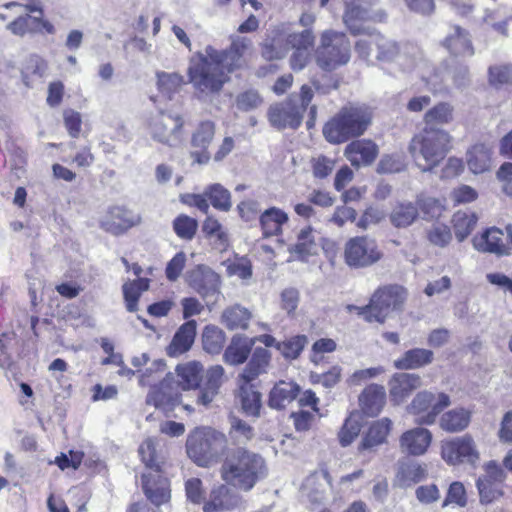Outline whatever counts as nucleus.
<instances>
[{"mask_svg":"<svg viewBox=\"0 0 512 512\" xmlns=\"http://www.w3.org/2000/svg\"><path fill=\"white\" fill-rule=\"evenodd\" d=\"M248 37L235 36L226 49L218 50L212 45L205 53L196 52L189 61L187 75L194 89L202 94L219 93L230 81V75L248 66L246 55L251 50Z\"/></svg>","mask_w":512,"mask_h":512,"instance_id":"f257e3e1","label":"nucleus"},{"mask_svg":"<svg viewBox=\"0 0 512 512\" xmlns=\"http://www.w3.org/2000/svg\"><path fill=\"white\" fill-rule=\"evenodd\" d=\"M219 473L229 486L249 492L267 476L265 459L246 447L234 446L223 449Z\"/></svg>","mask_w":512,"mask_h":512,"instance_id":"f03ea898","label":"nucleus"},{"mask_svg":"<svg viewBox=\"0 0 512 512\" xmlns=\"http://www.w3.org/2000/svg\"><path fill=\"white\" fill-rule=\"evenodd\" d=\"M372 123V112L365 105L342 106L323 126V135L331 144H342L363 135Z\"/></svg>","mask_w":512,"mask_h":512,"instance_id":"7ed1b4c3","label":"nucleus"},{"mask_svg":"<svg viewBox=\"0 0 512 512\" xmlns=\"http://www.w3.org/2000/svg\"><path fill=\"white\" fill-rule=\"evenodd\" d=\"M175 372L178 384L183 390L198 389L196 403L205 407L210 405L219 394L225 378L224 368L221 365H214L207 369L201 384L204 368L197 361L178 364Z\"/></svg>","mask_w":512,"mask_h":512,"instance_id":"20e7f679","label":"nucleus"},{"mask_svg":"<svg viewBox=\"0 0 512 512\" xmlns=\"http://www.w3.org/2000/svg\"><path fill=\"white\" fill-rule=\"evenodd\" d=\"M452 149V136L436 127H424L411 138L408 151L422 171H432Z\"/></svg>","mask_w":512,"mask_h":512,"instance_id":"39448f33","label":"nucleus"},{"mask_svg":"<svg viewBox=\"0 0 512 512\" xmlns=\"http://www.w3.org/2000/svg\"><path fill=\"white\" fill-rule=\"evenodd\" d=\"M226 435L211 427H196L186 440L188 457L199 467L209 468L221 460L227 448Z\"/></svg>","mask_w":512,"mask_h":512,"instance_id":"423d86ee","label":"nucleus"},{"mask_svg":"<svg viewBox=\"0 0 512 512\" xmlns=\"http://www.w3.org/2000/svg\"><path fill=\"white\" fill-rule=\"evenodd\" d=\"M314 97L311 86L303 84L298 94H290L286 99L273 103L267 111L270 125L277 130H296L303 121L304 114Z\"/></svg>","mask_w":512,"mask_h":512,"instance_id":"0eeeda50","label":"nucleus"},{"mask_svg":"<svg viewBox=\"0 0 512 512\" xmlns=\"http://www.w3.org/2000/svg\"><path fill=\"white\" fill-rule=\"evenodd\" d=\"M406 290L399 285H385L377 288L365 306H349L366 322L383 324L391 309L399 308L405 301Z\"/></svg>","mask_w":512,"mask_h":512,"instance_id":"6e6552de","label":"nucleus"},{"mask_svg":"<svg viewBox=\"0 0 512 512\" xmlns=\"http://www.w3.org/2000/svg\"><path fill=\"white\" fill-rule=\"evenodd\" d=\"M351 57V44L343 32L324 30L316 50V63L326 72H332L346 65Z\"/></svg>","mask_w":512,"mask_h":512,"instance_id":"1a4fd4ad","label":"nucleus"},{"mask_svg":"<svg viewBox=\"0 0 512 512\" xmlns=\"http://www.w3.org/2000/svg\"><path fill=\"white\" fill-rule=\"evenodd\" d=\"M384 257L377 241L367 235L349 238L343 248V261L351 269H366Z\"/></svg>","mask_w":512,"mask_h":512,"instance_id":"9d476101","label":"nucleus"},{"mask_svg":"<svg viewBox=\"0 0 512 512\" xmlns=\"http://www.w3.org/2000/svg\"><path fill=\"white\" fill-rule=\"evenodd\" d=\"M354 45L357 55L365 60H375L380 63H389L394 61L400 53L397 42L387 38L378 31H369L362 34Z\"/></svg>","mask_w":512,"mask_h":512,"instance_id":"9b49d317","label":"nucleus"},{"mask_svg":"<svg viewBox=\"0 0 512 512\" xmlns=\"http://www.w3.org/2000/svg\"><path fill=\"white\" fill-rule=\"evenodd\" d=\"M450 397L444 392L419 391L410 404L407 412L415 417L419 425H432L439 414L450 405Z\"/></svg>","mask_w":512,"mask_h":512,"instance_id":"f8f14e48","label":"nucleus"},{"mask_svg":"<svg viewBox=\"0 0 512 512\" xmlns=\"http://www.w3.org/2000/svg\"><path fill=\"white\" fill-rule=\"evenodd\" d=\"M474 248L483 253L496 256H509L512 254V223L500 229L496 226L486 228L473 238Z\"/></svg>","mask_w":512,"mask_h":512,"instance_id":"ddd939ff","label":"nucleus"},{"mask_svg":"<svg viewBox=\"0 0 512 512\" xmlns=\"http://www.w3.org/2000/svg\"><path fill=\"white\" fill-rule=\"evenodd\" d=\"M506 473L495 462L485 466V473L476 481V487L481 504L488 505L500 500L504 496V482Z\"/></svg>","mask_w":512,"mask_h":512,"instance_id":"4468645a","label":"nucleus"},{"mask_svg":"<svg viewBox=\"0 0 512 512\" xmlns=\"http://www.w3.org/2000/svg\"><path fill=\"white\" fill-rule=\"evenodd\" d=\"M184 124L182 115L161 112L151 122L152 137L162 144L174 147L182 141Z\"/></svg>","mask_w":512,"mask_h":512,"instance_id":"2eb2a0df","label":"nucleus"},{"mask_svg":"<svg viewBox=\"0 0 512 512\" xmlns=\"http://www.w3.org/2000/svg\"><path fill=\"white\" fill-rule=\"evenodd\" d=\"M441 457L448 465H458L464 462L475 463L479 453L473 438L464 435L442 441Z\"/></svg>","mask_w":512,"mask_h":512,"instance_id":"dca6fc26","label":"nucleus"},{"mask_svg":"<svg viewBox=\"0 0 512 512\" xmlns=\"http://www.w3.org/2000/svg\"><path fill=\"white\" fill-rule=\"evenodd\" d=\"M216 125L211 120L200 121L191 135L190 156L199 165L207 164L211 159L209 147L213 142Z\"/></svg>","mask_w":512,"mask_h":512,"instance_id":"f3484780","label":"nucleus"},{"mask_svg":"<svg viewBox=\"0 0 512 512\" xmlns=\"http://www.w3.org/2000/svg\"><path fill=\"white\" fill-rule=\"evenodd\" d=\"M141 486L145 497L155 506L167 504L171 500V483L166 473L145 472L141 476Z\"/></svg>","mask_w":512,"mask_h":512,"instance_id":"a211bd4d","label":"nucleus"},{"mask_svg":"<svg viewBox=\"0 0 512 512\" xmlns=\"http://www.w3.org/2000/svg\"><path fill=\"white\" fill-rule=\"evenodd\" d=\"M422 386V378L419 374L398 372L388 381L389 397L393 405L405 403L411 395Z\"/></svg>","mask_w":512,"mask_h":512,"instance_id":"6ab92c4d","label":"nucleus"},{"mask_svg":"<svg viewBox=\"0 0 512 512\" xmlns=\"http://www.w3.org/2000/svg\"><path fill=\"white\" fill-rule=\"evenodd\" d=\"M433 435L423 427H414L404 431L399 437L400 451L408 456H422L431 446Z\"/></svg>","mask_w":512,"mask_h":512,"instance_id":"aec40b11","label":"nucleus"},{"mask_svg":"<svg viewBox=\"0 0 512 512\" xmlns=\"http://www.w3.org/2000/svg\"><path fill=\"white\" fill-rule=\"evenodd\" d=\"M141 462L146 468V472L166 473L170 467L166 452L159 446L153 438L145 439L138 448Z\"/></svg>","mask_w":512,"mask_h":512,"instance_id":"412c9836","label":"nucleus"},{"mask_svg":"<svg viewBox=\"0 0 512 512\" xmlns=\"http://www.w3.org/2000/svg\"><path fill=\"white\" fill-rule=\"evenodd\" d=\"M385 19L386 14L384 12L370 14L358 5L348 6L343 15L344 24L353 36L369 32L366 24L370 22H384Z\"/></svg>","mask_w":512,"mask_h":512,"instance_id":"4be33fe9","label":"nucleus"},{"mask_svg":"<svg viewBox=\"0 0 512 512\" xmlns=\"http://www.w3.org/2000/svg\"><path fill=\"white\" fill-rule=\"evenodd\" d=\"M230 487L225 482L214 487L203 504V511L223 512L236 508L241 498Z\"/></svg>","mask_w":512,"mask_h":512,"instance_id":"5701e85b","label":"nucleus"},{"mask_svg":"<svg viewBox=\"0 0 512 512\" xmlns=\"http://www.w3.org/2000/svg\"><path fill=\"white\" fill-rule=\"evenodd\" d=\"M378 153V146L369 139H355L344 150L345 157L354 167L373 163Z\"/></svg>","mask_w":512,"mask_h":512,"instance_id":"b1692460","label":"nucleus"},{"mask_svg":"<svg viewBox=\"0 0 512 512\" xmlns=\"http://www.w3.org/2000/svg\"><path fill=\"white\" fill-rule=\"evenodd\" d=\"M289 222L288 214L281 208L271 206L259 215V228L262 238L282 236L284 227Z\"/></svg>","mask_w":512,"mask_h":512,"instance_id":"393cba45","label":"nucleus"},{"mask_svg":"<svg viewBox=\"0 0 512 512\" xmlns=\"http://www.w3.org/2000/svg\"><path fill=\"white\" fill-rule=\"evenodd\" d=\"M137 220L131 215V212L121 206L110 207L100 222V227L113 235H120L128 231Z\"/></svg>","mask_w":512,"mask_h":512,"instance_id":"a878e982","label":"nucleus"},{"mask_svg":"<svg viewBox=\"0 0 512 512\" xmlns=\"http://www.w3.org/2000/svg\"><path fill=\"white\" fill-rule=\"evenodd\" d=\"M393 428V422L388 417L373 421L364 433L358 445L359 451L372 450L387 442Z\"/></svg>","mask_w":512,"mask_h":512,"instance_id":"bb28decb","label":"nucleus"},{"mask_svg":"<svg viewBox=\"0 0 512 512\" xmlns=\"http://www.w3.org/2000/svg\"><path fill=\"white\" fill-rule=\"evenodd\" d=\"M300 392L301 388L296 382L279 380L269 392L268 406L283 410L300 395Z\"/></svg>","mask_w":512,"mask_h":512,"instance_id":"cd10ccee","label":"nucleus"},{"mask_svg":"<svg viewBox=\"0 0 512 512\" xmlns=\"http://www.w3.org/2000/svg\"><path fill=\"white\" fill-rule=\"evenodd\" d=\"M386 404V391L384 386L370 384L359 395V405L362 412L370 417L380 414Z\"/></svg>","mask_w":512,"mask_h":512,"instance_id":"c85d7f7f","label":"nucleus"},{"mask_svg":"<svg viewBox=\"0 0 512 512\" xmlns=\"http://www.w3.org/2000/svg\"><path fill=\"white\" fill-rule=\"evenodd\" d=\"M271 358L272 355L269 350L263 347H256L237 379L239 381L254 382L260 375L267 373Z\"/></svg>","mask_w":512,"mask_h":512,"instance_id":"c756f323","label":"nucleus"},{"mask_svg":"<svg viewBox=\"0 0 512 512\" xmlns=\"http://www.w3.org/2000/svg\"><path fill=\"white\" fill-rule=\"evenodd\" d=\"M197 324L195 320L184 322L174 334L167 347L169 356L175 357L187 352L194 343Z\"/></svg>","mask_w":512,"mask_h":512,"instance_id":"7c9ffc66","label":"nucleus"},{"mask_svg":"<svg viewBox=\"0 0 512 512\" xmlns=\"http://www.w3.org/2000/svg\"><path fill=\"white\" fill-rule=\"evenodd\" d=\"M237 389L243 412L248 416L258 417L262 408V396L255 384L237 379Z\"/></svg>","mask_w":512,"mask_h":512,"instance_id":"2f4dec72","label":"nucleus"},{"mask_svg":"<svg viewBox=\"0 0 512 512\" xmlns=\"http://www.w3.org/2000/svg\"><path fill=\"white\" fill-rule=\"evenodd\" d=\"M255 339L234 335L224 351V361L233 366L241 365L249 358Z\"/></svg>","mask_w":512,"mask_h":512,"instance_id":"473e14b6","label":"nucleus"},{"mask_svg":"<svg viewBox=\"0 0 512 512\" xmlns=\"http://www.w3.org/2000/svg\"><path fill=\"white\" fill-rule=\"evenodd\" d=\"M251 320V311L240 304L226 307L221 314V323L230 331L247 330Z\"/></svg>","mask_w":512,"mask_h":512,"instance_id":"72a5a7b5","label":"nucleus"},{"mask_svg":"<svg viewBox=\"0 0 512 512\" xmlns=\"http://www.w3.org/2000/svg\"><path fill=\"white\" fill-rule=\"evenodd\" d=\"M434 360V354L429 349L413 348L405 351L401 357L394 361L398 370H414L429 365Z\"/></svg>","mask_w":512,"mask_h":512,"instance_id":"f704fd0d","label":"nucleus"},{"mask_svg":"<svg viewBox=\"0 0 512 512\" xmlns=\"http://www.w3.org/2000/svg\"><path fill=\"white\" fill-rule=\"evenodd\" d=\"M289 51L283 30L273 31L272 36L261 43V56L267 61L281 60Z\"/></svg>","mask_w":512,"mask_h":512,"instance_id":"c9c22d12","label":"nucleus"},{"mask_svg":"<svg viewBox=\"0 0 512 512\" xmlns=\"http://www.w3.org/2000/svg\"><path fill=\"white\" fill-rule=\"evenodd\" d=\"M444 47L453 55L471 56L474 53L469 33L460 26H454V32L443 41Z\"/></svg>","mask_w":512,"mask_h":512,"instance_id":"e433bc0d","label":"nucleus"},{"mask_svg":"<svg viewBox=\"0 0 512 512\" xmlns=\"http://www.w3.org/2000/svg\"><path fill=\"white\" fill-rule=\"evenodd\" d=\"M427 477V466L415 461H406L399 464L397 479L403 486H411L423 481Z\"/></svg>","mask_w":512,"mask_h":512,"instance_id":"4c0bfd02","label":"nucleus"},{"mask_svg":"<svg viewBox=\"0 0 512 512\" xmlns=\"http://www.w3.org/2000/svg\"><path fill=\"white\" fill-rule=\"evenodd\" d=\"M454 119V107L449 102L441 101L429 108L424 116L425 127H434L437 125H446Z\"/></svg>","mask_w":512,"mask_h":512,"instance_id":"58836bf2","label":"nucleus"},{"mask_svg":"<svg viewBox=\"0 0 512 512\" xmlns=\"http://www.w3.org/2000/svg\"><path fill=\"white\" fill-rule=\"evenodd\" d=\"M149 287L150 280L148 278H137L124 283L123 296L126 308L129 312H136L138 310L140 296L142 292L147 291Z\"/></svg>","mask_w":512,"mask_h":512,"instance_id":"ea45409f","label":"nucleus"},{"mask_svg":"<svg viewBox=\"0 0 512 512\" xmlns=\"http://www.w3.org/2000/svg\"><path fill=\"white\" fill-rule=\"evenodd\" d=\"M490 164L491 152L483 144H476L468 151L467 165L474 174H480L489 170Z\"/></svg>","mask_w":512,"mask_h":512,"instance_id":"a19ab883","label":"nucleus"},{"mask_svg":"<svg viewBox=\"0 0 512 512\" xmlns=\"http://www.w3.org/2000/svg\"><path fill=\"white\" fill-rule=\"evenodd\" d=\"M418 218V208L412 202L397 203L390 213V221L396 228L410 226Z\"/></svg>","mask_w":512,"mask_h":512,"instance_id":"79ce46f5","label":"nucleus"},{"mask_svg":"<svg viewBox=\"0 0 512 512\" xmlns=\"http://www.w3.org/2000/svg\"><path fill=\"white\" fill-rule=\"evenodd\" d=\"M478 217L474 212L457 211L452 217V226L458 241L465 240L474 230Z\"/></svg>","mask_w":512,"mask_h":512,"instance_id":"37998d69","label":"nucleus"},{"mask_svg":"<svg viewBox=\"0 0 512 512\" xmlns=\"http://www.w3.org/2000/svg\"><path fill=\"white\" fill-rule=\"evenodd\" d=\"M226 343L225 332L215 326L207 325L202 332L203 349L209 354H219L223 350Z\"/></svg>","mask_w":512,"mask_h":512,"instance_id":"c03bdc74","label":"nucleus"},{"mask_svg":"<svg viewBox=\"0 0 512 512\" xmlns=\"http://www.w3.org/2000/svg\"><path fill=\"white\" fill-rule=\"evenodd\" d=\"M470 422V413L463 408L452 409L444 413L440 419V427L447 432L464 430Z\"/></svg>","mask_w":512,"mask_h":512,"instance_id":"a18cd8bd","label":"nucleus"},{"mask_svg":"<svg viewBox=\"0 0 512 512\" xmlns=\"http://www.w3.org/2000/svg\"><path fill=\"white\" fill-rule=\"evenodd\" d=\"M206 195L210 204L218 211L228 212L232 207L231 193L219 183L206 187Z\"/></svg>","mask_w":512,"mask_h":512,"instance_id":"49530a36","label":"nucleus"},{"mask_svg":"<svg viewBox=\"0 0 512 512\" xmlns=\"http://www.w3.org/2000/svg\"><path fill=\"white\" fill-rule=\"evenodd\" d=\"M156 77L159 92L168 97L179 92L185 84L184 76L176 72L167 73L160 71L156 73Z\"/></svg>","mask_w":512,"mask_h":512,"instance_id":"de8ad7c7","label":"nucleus"},{"mask_svg":"<svg viewBox=\"0 0 512 512\" xmlns=\"http://www.w3.org/2000/svg\"><path fill=\"white\" fill-rule=\"evenodd\" d=\"M307 343V336L294 335L283 341H280L277 345V350L285 359L294 360L300 356Z\"/></svg>","mask_w":512,"mask_h":512,"instance_id":"09e8293b","label":"nucleus"},{"mask_svg":"<svg viewBox=\"0 0 512 512\" xmlns=\"http://www.w3.org/2000/svg\"><path fill=\"white\" fill-rule=\"evenodd\" d=\"M173 231L178 238L190 241L198 230V222L195 218L186 214H179L172 222Z\"/></svg>","mask_w":512,"mask_h":512,"instance_id":"8fccbe9b","label":"nucleus"},{"mask_svg":"<svg viewBox=\"0 0 512 512\" xmlns=\"http://www.w3.org/2000/svg\"><path fill=\"white\" fill-rule=\"evenodd\" d=\"M288 49H314L316 35L314 29H303L300 32L285 33Z\"/></svg>","mask_w":512,"mask_h":512,"instance_id":"3c124183","label":"nucleus"},{"mask_svg":"<svg viewBox=\"0 0 512 512\" xmlns=\"http://www.w3.org/2000/svg\"><path fill=\"white\" fill-rule=\"evenodd\" d=\"M415 206H417L418 213L421 212L425 220L438 219L445 210V205L442 201L428 196L418 197Z\"/></svg>","mask_w":512,"mask_h":512,"instance_id":"603ef678","label":"nucleus"},{"mask_svg":"<svg viewBox=\"0 0 512 512\" xmlns=\"http://www.w3.org/2000/svg\"><path fill=\"white\" fill-rule=\"evenodd\" d=\"M426 238L431 245L443 248L452 241V232L448 225L437 223L426 230Z\"/></svg>","mask_w":512,"mask_h":512,"instance_id":"864d4df0","label":"nucleus"},{"mask_svg":"<svg viewBox=\"0 0 512 512\" xmlns=\"http://www.w3.org/2000/svg\"><path fill=\"white\" fill-rule=\"evenodd\" d=\"M316 247L313 229L311 226H307L298 233L297 241L294 245V252L300 258H306L312 254L313 249Z\"/></svg>","mask_w":512,"mask_h":512,"instance_id":"5fc2aeb1","label":"nucleus"},{"mask_svg":"<svg viewBox=\"0 0 512 512\" xmlns=\"http://www.w3.org/2000/svg\"><path fill=\"white\" fill-rule=\"evenodd\" d=\"M467 502V492L464 484L460 481H454L448 487L442 506L454 505L462 508L467 505Z\"/></svg>","mask_w":512,"mask_h":512,"instance_id":"6e6d98bb","label":"nucleus"},{"mask_svg":"<svg viewBox=\"0 0 512 512\" xmlns=\"http://www.w3.org/2000/svg\"><path fill=\"white\" fill-rule=\"evenodd\" d=\"M147 402L149 404L154 405L156 408L170 409L176 403L179 402V397H178V395H176V396L167 395L164 391V383H162L161 386L153 387L150 390V392L147 396Z\"/></svg>","mask_w":512,"mask_h":512,"instance_id":"4d7b16f0","label":"nucleus"},{"mask_svg":"<svg viewBox=\"0 0 512 512\" xmlns=\"http://www.w3.org/2000/svg\"><path fill=\"white\" fill-rule=\"evenodd\" d=\"M489 82L496 87L512 85V64L491 66L488 70Z\"/></svg>","mask_w":512,"mask_h":512,"instance_id":"13d9d810","label":"nucleus"},{"mask_svg":"<svg viewBox=\"0 0 512 512\" xmlns=\"http://www.w3.org/2000/svg\"><path fill=\"white\" fill-rule=\"evenodd\" d=\"M361 424L356 419L348 417L338 432V439L341 446L346 447L350 445L359 435Z\"/></svg>","mask_w":512,"mask_h":512,"instance_id":"bf43d9fd","label":"nucleus"},{"mask_svg":"<svg viewBox=\"0 0 512 512\" xmlns=\"http://www.w3.org/2000/svg\"><path fill=\"white\" fill-rule=\"evenodd\" d=\"M310 163L312 174L317 179L327 178L335 168V161L324 155L313 157Z\"/></svg>","mask_w":512,"mask_h":512,"instance_id":"052dcab7","label":"nucleus"},{"mask_svg":"<svg viewBox=\"0 0 512 512\" xmlns=\"http://www.w3.org/2000/svg\"><path fill=\"white\" fill-rule=\"evenodd\" d=\"M194 288L203 297L214 295L219 291V277L213 272L204 274L199 281H195Z\"/></svg>","mask_w":512,"mask_h":512,"instance_id":"680f3d73","label":"nucleus"},{"mask_svg":"<svg viewBox=\"0 0 512 512\" xmlns=\"http://www.w3.org/2000/svg\"><path fill=\"white\" fill-rule=\"evenodd\" d=\"M300 301L299 291L295 288H286L280 295V307L289 316H293Z\"/></svg>","mask_w":512,"mask_h":512,"instance_id":"e2e57ef3","label":"nucleus"},{"mask_svg":"<svg viewBox=\"0 0 512 512\" xmlns=\"http://www.w3.org/2000/svg\"><path fill=\"white\" fill-rule=\"evenodd\" d=\"M63 120L68 134L72 138H78L82 127L81 114L73 109H66L63 112Z\"/></svg>","mask_w":512,"mask_h":512,"instance_id":"0e129e2a","label":"nucleus"},{"mask_svg":"<svg viewBox=\"0 0 512 512\" xmlns=\"http://www.w3.org/2000/svg\"><path fill=\"white\" fill-rule=\"evenodd\" d=\"M237 211L239 217L245 222H250L257 218L259 219L261 213L258 202L252 199H246L238 203Z\"/></svg>","mask_w":512,"mask_h":512,"instance_id":"69168bd1","label":"nucleus"},{"mask_svg":"<svg viewBox=\"0 0 512 512\" xmlns=\"http://www.w3.org/2000/svg\"><path fill=\"white\" fill-rule=\"evenodd\" d=\"M357 218V211L346 205L338 206L330 218V222L337 227H343L347 222H354Z\"/></svg>","mask_w":512,"mask_h":512,"instance_id":"338daca9","label":"nucleus"},{"mask_svg":"<svg viewBox=\"0 0 512 512\" xmlns=\"http://www.w3.org/2000/svg\"><path fill=\"white\" fill-rule=\"evenodd\" d=\"M263 99L261 95L254 90L242 92L237 97V106L239 109L249 111L261 105Z\"/></svg>","mask_w":512,"mask_h":512,"instance_id":"774afa93","label":"nucleus"}]
</instances>
